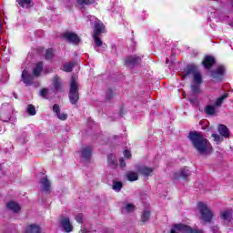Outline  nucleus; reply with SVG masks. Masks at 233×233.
<instances>
[{"instance_id": "obj_43", "label": "nucleus", "mask_w": 233, "mask_h": 233, "mask_svg": "<svg viewBox=\"0 0 233 233\" xmlns=\"http://www.w3.org/2000/svg\"><path fill=\"white\" fill-rule=\"evenodd\" d=\"M76 221L77 223L82 224L83 223V214L79 213L76 216Z\"/></svg>"}, {"instance_id": "obj_45", "label": "nucleus", "mask_w": 233, "mask_h": 233, "mask_svg": "<svg viewBox=\"0 0 233 233\" xmlns=\"http://www.w3.org/2000/svg\"><path fill=\"white\" fill-rule=\"evenodd\" d=\"M119 166L121 168H125V167H127V162H125V158L121 157L119 159Z\"/></svg>"}, {"instance_id": "obj_32", "label": "nucleus", "mask_w": 233, "mask_h": 233, "mask_svg": "<svg viewBox=\"0 0 233 233\" xmlns=\"http://www.w3.org/2000/svg\"><path fill=\"white\" fill-rule=\"evenodd\" d=\"M95 3L96 0H77V5H79L80 6L94 5Z\"/></svg>"}, {"instance_id": "obj_11", "label": "nucleus", "mask_w": 233, "mask_h": 233, "mask_svg": "<svg viewBox=\"0 0 233 233\" xmlns=\"http://www.w3.org/2000/svg\"><path fill=\"white\" fill-rule=\"evenodd\" d=\"M139 61H141V57L137 56H130L126 58L125 65L127 66H137Z\"/></svg>"}, {"instance_id": "obj_7", "label": "nucleus", "mask_w": 233, "mask_h": 233, "mask_svg": "<svg viewBox=\"0 0 233 233\" xmlns=\"http://www.w3.org/2000/svg\"><path fill=\"white\" fill-rule=\"evenodd\" d=\"M192 232V228L185 224H175L170 233H190Z\"/></svg>"}, {"instance_id": "obj_40", "label": "nucleus", "mask_w": 233, "mask_h": 233, "mask_svg": "<svg viewBox=\"0 0 233 233\" xmlns=\"http://www.w3.org/2000/svg\"><path fill=\"white\" fill-rule=\"evenodd\" d=\"M126 210L127 212H134V210H136V206H134V204H127L126 206Z\"/></svg>"}, {"instance_id": "obj_34", "label": "nucleus", "mask_w": 233, "mask_h": 233, "mask_svg": "<svg viewBox=\"0 0 233 233\" xmlns=\"http://www.w3.org/2000/svg\"><path fill=\"white\" fill-rule=\"evenodd\" d=\"M211 137H214V141L215 143H217V145H219V143H221L223 141V137H221V135L213 133L211 135Z\"/></svg>"}, {"instance_id": "obj_1", "label": "nucleus", "mask_w": 233, "mask_h": 233, "mask_svg": "<svg viewBox=\"0 0 233 233\" xmlns=\"http://www.w3.org/2000/svg\"><path fill=\"white\" fill-rule=\"evenodd\" d=\"M188 138L194 148H196L199 154H212V147H208V140L203 137V135L197 131H190Z\"/></svg>"}, {"instance_id": "obj_47", "label": "nucleus", "mask_w": 233, "mask_h": 233, "mask_svg": "<svg viewBox=\"0 0 233 233\" xmlns=\"http://www.w3.org/2000/svg\"><path fill=\"white\" fill-rule=\"evenodd\" d=\"M190 233H204L203 229H196V228H192V232Z\"/></svg>"}, {"instance_id": "obj_21", "label": "nucleus", "mask_w": 233, "mask_h": 233, "mask_svg": "<svg viewBox=\"0 0 233 233\" xmlns=\"http://www.w3.org/2000/svg\"><path fill=\"white\" fill-rule=\"evenodd\" d=\"M193 83L194 85H203V76H201V73L199 71L194 74Z\"/></svg>"}, {"instance_id": "obj_20", "label": "nucleus", "mask_w": 233, "mask_h": 233, "mask_svg": "<svg viewBox=\"0 0 233 233\" xmlns=\"http://www.w3.org/2000/svg\"><path fill=\"white\" fill-rule=\"evenodd\" d=\"M41 72H43V62H38L33 69V76H35V77H39Z\"/></svg>"}, {"instance_id": "obj_46", "label": "nucleus", "mask_w": 233, "mask_h": 233, "mask_svg": "<svg viewBox=\"0 0 233 233\" xmlns=\"http://www.w3.org/2000/svg\"><path fill=\"white\" fill-rule=\"evenodd\" d=\"M188 101H189V103H191V105H195V106H198L199 103L198 98H194V99L189 98Z\"/></svg>"}, {"instance_id": "obj_36", "label": "nucleus", "mask_w": 233, "mask_h": 233, "mask_svg": "<svg viewBox=\"0 0 233 233\" xmlns=\"http://www.w3.org/2000/svg\"><path fill=\"white\" fill-rule=\"evenodd\" d=\"M115 94L112 88H108L107 92L106 93V100L110 101L114 97Z\"/></svg>"}, {"instance_id": "obj_2", "label": "nucleus", "mask_w": 233, "mask_h": 233, "mask_svg": "<svg viewBox=\"0 0 233 233\" xmlns=\"http://www.w3.org/2000/svg\"><path fill=\"white\" fill-rule=\"evenodd\" d=\"M198 207L200 214L198 216L200 221L208 224L212 223V219H214V213L208 208V206L205 202H198Z\"/></svg>"}, {"instance_id": "obj_38", "label": "nucleus", "mask_w": 233, "mask_h": 233, "mask_svg": "<svg viewBox=\"0 0 233 233\" xmlns=\"http://www.w3.org/2000/svg\"><path fill=\"white\" fill-rule=\"evenodd\" d=\"M221 219H223V221H227V219H228V218H230V211L226 210L223 213H221L220 215Z\"/></svg>"}, {"instance_id": "obj_9", "label": "nucleus", "mask_w": 233, "mask_h": 233, "mask_svg": "<svg viewBox=\"0 0 233 233\" xmlns=\"http://www.w3.org/2000/svg\"><path fill=\"white\" fill-rule=\"evenodd\" d=\"M60 226L66 233L72 232V230H74V226H72V223H70V218L68 217H64L60 219Z\"/></svg>"}, {"instance_id": "obj_13", "label": "nucleus", "mask_w": 233, "mask_h": 233, "mask_svg": "<svg viewBox=\"0 0 233 233\" xmlns=\"http://www.w3.org/2000/svg\"><path fill=\"white\" fill-rule=\"evenodd\" d=\"M6 208L15 214H19L21 212V206L14 200H10L6 203Z\"/></svg>"}, {"instance_id": "obj_25", "label": "nucleus", "mask_w": 233, "mask_h": 233, "mask_svg": "<svg viewBox=\"0 0 233 233\" xmlns=\"http://www.w3.org/2000/svg\"><path fill=\"white\" fill-rule=\"evenodd\" d=\"M208 116H214L216 114V106L208 105L204 110Z\"/></svg>"}, {"instance_id": "obj_41", "label": "nucleus", "mask_w": 233, "mask_h": 233, "mask_svg": "<svg viewBox=\"0 0 233 233\" xmlns=\"http://www.w3.org/2000/svg\"><path fill=\"white\" fill-rule=\"evenodd\" d=\"M47 94H48V89H46V88H42V89L40 90V96H41V97H44L45 99H46Z\"/></svg>"}, {"instance_id": "obj_31", "label": "nucleus", "mask_w": 233, "mask_h": 233, "mask_svg": "<svg viewBox=\"0 0 233 233\" xmlns=\"http://www.w3.org/2000/svg\"><path fill=\"white\" fill-rule=\"evenodd\" d=\"M113 190L116 192H121V188H123V182L121 181H116L113 183Z\"/></svg>"}, {"instance_id": "obj_27", "label": "nucleus", "mask_w": 233, "mask_h": 233, "mask_svg": "<svg viewBox=\"0 0 233 233\" xmlns=\"http://www.w3.org/2000/svg\"><path fill=\"white\" fill-rule=\"evenodd\" d=\"M228 97V94L225 93L220 97H218L215 102V106H221L223 105V101Z\"/></svg>"}, {"instance_id": "obj_49", "label": "nucleus", "mask_w": 233, "mask_h": 233, "mask_svg": "<svg viewBox=\"0 0 233 233\" xmlns=\"http://www.w3.org/2000/svg\"><path fill=\"white\" fill-rule=\"evenodd\" d=\"M1 28H3V25H2L1 23H0V29H1Z\"/></svg>"}, {"instance_id": "obj_19", "label": "nucleus", "mask_w": 233, "mask_h": 233, "mask_svg": "<svg viewBox=\"0 0 233 233\" xmlns=\"http://www.w3.org/2000/svg\"><path fill=\"white\" fill-rule=\"evenodd\" d=\"M138 172H140L142 176L148 177V176H151L152 172H154V167H141L138 168Z\"/></svg>"}, {"instance_id": "obj_28", "label": "nucleus", "mask_w": 233, "mask_h": 233, "mask_svg": "<svg viewBox=\"0 0 233 233\" xmlns=\"http://www.w3.org/2000/svg\"><path fill=\"white\" fill-rule=\"evenodd\" d=\"M127 181H137L139 176L136 172H129L127 174Z\"/></svg>"}, {"instance_id": "obj_23", "label": "nucleus", "mask_w": 233, "mask_h": 233, "mask_svg": "<svg viewBox=\"0 0 233 233\" xmlns=\"http://www.w3.org/2000/svg\"><path fill=\"white\" fill-rule=\"evenodd\" d=\"M21 8H32V0H16Z\"/></svg>"}, {"instance_id": "obj_39", "label": "nucleus", "mask_w": 233, "mask_h": 233, "mask_svg": "<svg viewBox=\"0 0 233 233\" xmlns=\"http://www.w3.org/2000/svg\"><path fill=\"white\" fill-rule=\"evenodd\" d=\"M58 119H60L61 121H66V119H68V115L66 113H58L57 115Z\"/></svg>"}, {"instance_id": "obj_44", "label": "nucleus", "mask_w": 233, "mask_h": 233, "mask_svg": "<svg viewBox=\"0 0 233 233\" xmlns=\"http://www.w3.org/2000/svg\"><path fill=\"white\" fill-rule=\"evenodd\" d=\"M124 156L126 157V159H130L132 157V153H130V151L128 150H124Z\"/></svg>"}, {"instance_id": "obj_5", "label": "nucleus", "mask_w": 233, "mask_h": 233, "mask_svg": "<svg viewBox=\"0 0 233 233\" xmlns=\"http://www.w3.org/2000/svg\"><path fill=\"white\" fill-rule=\"evenodd\" d=\"M191 172L188 167H182L178 172L174 173L173 178L174 179H183L187 181L188 177H190Z\"/></svg>"}, {"instance_id": "obj_29", "label": "nucleus", "mask_w": 233, "mask_h": 233, "mask_svg": "<svg viewBox=\"0 0 233 233\" xmlns=\"http://www.w3.org/2000/svg\"><path fill=\"white\" fill-rule=\"evenodd\" d=\"M45 58L46 61H52L54 59V49L53 48H48L46 51Z\"/></svg>"}, {"instance_id": "obj_35", "label": "nucleus", "mask_w": 233, "mask_h": 233, "mask_svg": "<svg viewBox=\"0 0 233 233\" xmlns=\"http://www.w3.org/2000/svg\"><path fill=\"white\" fill-rule=\"evenodd\" d=\"M201 84H194L191 86V90L193 92V94H199V92H201Z\"/></svg>"}, {"instance_id": "obj_48", "label": "nucleus", "mask_w": 233, "mask_h": 233, "mask_svg": "<svg viewBox=\"0 0 233 233\" xmlns=\"http://www.w3.org/2000/svg\"><path fill=\"white\" fill-rule=\"evenodd\" d=\"M126 113H127V111H125L124 108H121L119 111L120 116H125Z\"/></svg>"}, {"instance_id": "obj_37", "label": "nucleus", "mask_w": 233, "mask_h": 233, "mask_svg": "<svg viewBox=\"0 0 233 233\" xmlns=\"http://www.w3.org/2000/svg\"><path fill=\"white\" fill-rule=\"evenodd\" d=\"M99 36L100 35H93L96 46H103V41Z\"/></svg>"}, {"instance_id": "obj_42", "label": "nucleus", "mask_w": 233, "mask_h": 233, "mask_svg": "<svg viewBox=\"0 0 233 233\" xmlns=\"http://www.w3.org/2000/svg\"><path fill=\"white\" fill-rule=\"evenodd\" d=\"M53 112L56 114V116L61 112V108L59 107V105L55 104L53 106Z\"/></svg>"}, {"instance_id": "obj_18", "label": "nucleus", "mask_w": 233, "mask_h": 233, "mask_svg": "<svg viewBox=\"0 0 233 233\" xmlns=\"http://www.w3.org/2000/svg\"><path fill=\"white\" fill-rule=\"evenodd\" d=\"M81 156L86 161L92 157V148L86 147L81 149Z\"/></svg>"}, {"instance_id": "obj_24", "label": "nucleus", "mask_w": 233, "mask_h": 233, "mask_svg": "<svg viewBox=\"0 0 233 233\" xmlns=\"http://www.w3.org/2000/svg\"><path fill=\"white\" fill-rule=\"evenodd\" d=\"M76 67V62H68L65 64L62 67L63 72H72L74 68Z\"/></svg>"}, {"instance_id": "obj_16", "label": "nucleus", "mask_w": 233, "mask_h": 233, "mask_svg": "<svg viewBox=\"0 0 233 233\" xmlns=\"http://www.w3.org/2000/svg\"><path fill=\"white\" fill-rule=\"evenodd\" d=\"M53 86L56 92H63V82L57 75L53 77Z\"/></svg>"}, {"instance_id": "obj_4", "label": "nucleus", "mask_w": 233, "mask_h": 233, "mask_svg": "<svg viewBox=\"0 0 233 233\" xmlns=\"http://www.w3.org/2000/svg\"><path fill=\"white\" fill-rule=\"evenodd\" d=\"M62 37L67 41V43H71L72 45H79L81 43V37L77 35V34L74 32L66 31L62 34Z\"/></svg>"}, {"instance_id": "obj_6", "label": "nucleus", "mask_w": 233, "mask_h": 233, "mask_svg": "<svg viewBox=\"0 0 233 233\" xmlns=\"http://www.w3.org/2000/svg\"><path fill=\"white\" fill-rule=\"evenodd\" d=\"M225 66H218L216 69L212 70L210 73L211 77L216 79V81H221L226 72Z\"/></svg>"}, {"instance_id": "obj_33", "label": "nucleus", "mask_w": 233, "mask_h": 233, "mask_svg": "<svg viewBox=\"0 0 233 233\" xmlns=\"http://www.w3.org/2000/svg\"><path fill=\"white\" fill-rule=\"evenodd\" d=\"M27 114L29 116H35V114H37V111H35V106L32 104H29L27 106Z\"/></svg>"}, {"instance_id": "obj_14", "label": "nucleus", "mask_w": 233, "mask_h": 233, "mask_svg": "<svg viewBox=\"0 0 233 233\" xmlns=\"http://www.w3.org/2000/svg\"><path fill=\"white\" fill-rule=\"evenodd\" d=\"M22 81L25 83V85L30 86L32 83H34V76L28 74L27 70L24 69L22 72Z\"/></svg>"}, {"instance_id": "obj_15", "label": "nucleus", "mask_w": 233, "mask_h": 233, "mask_svg": "<svg viewBox=\"0 0 233 233\" xmlns=\"http://www.w3.org/2000/svg\"><path fill=\"white\" fill-rule=\"evenodd\" d=\"M218 132L222 137H225L226 139L230 137V130H228V127H227L224 124L218 125Z\"/></svg>"}, {"instance_id": "obj_3", "label": "nucleus", "mask_w": 233, "mask_h": 233, "mask_svg": "<svg viewBox=\"0 0 233 233\" xmlns=\"http://www.w3.org/2000/svg\"><path fill=\"white\" fill-rule=\"evenodd\" d=\"M68 98L71 105H77L79 101V84L76 81V76L71 77Z\"/></svg>"}, {"instance_id": "obj_22", "label": "nucleus", "mask_w": 233, "mask_h": 233, "mask_svg": "<svg viewBox=\"0 0 233 233\" xmlns=\"http://www.w3.org/2000/svg\"><path fill=\"white\" fill-rule=\"evenodd\" d=\"M198 72H199L198 70V66H195V65H190V66H187V69H186V76H194L195 74H197Z\"/></svg>"}, {"instance_id": "obj_17", "label": "nucleus", "mask_w": 233, "mask_h": 233, "mask_svg": "<svg viewBox=\"0 0 233 233\" xmlns=\"http://www.w3.org/2000/svg\"><path fill=\"white\" fill-rule=\"evenodd\" d=\"M25 233H41V227L36 224H30L25 228Z\"/></svg>"}, {"instance_id": "obj_12", "label": "nucleus", "mask_w": 233, "mask_h": 233, "mask_svg": "<svg viewBox=\"0 0 233 233\" xmlns=\"http://www.w3.org/2000/svg\"><path fill=\"white\" fill-rule=\"evenodd\" d=\"M202 65L207 70H210L216 65V58L212 56H205L204 60L202 61Z\"/></svg>"}, {"instance_id": "obj_30", "label": "nucleus", "mask_w": 233, "mask_h": 233, "mask_svg": "<svg viewBox=\"0 0 233 233\" xmlns=\"http://www.w3.org/2000/svg\"><path fill=\"white\" fill-rule=\"evenodd\" d=\"M107 163L111 165V167H117V162L116 161V156L110 154L107 156Z\"/></svg>"}, {"instance_id": "obj_26", "label": "nucleus", "mask_w": 233, "mask_h": 233, "mask_svg": "<svg viewBox=\"0 0 233 233\" xmlns=\"http://www.w3.org/2000/svg\"><path fill=\"white\" fill-rule=\"evenodd\" d=\"M151 213L148 210L143 212L141 216V223L145 225L148 219H150Z\"/></svg>"}, {"instance_id": "obj_8", "label": "nucleus", "mask_w": 233, "mask_h": 233, "mask_svg": "<svg viewBox=\"0 0 233 233\" xmlns=\"http://www.w3.org/2000/svg\"><path fill=\"white\" fill-rule=\"evenodd\" d=\"M105 32H106L105 24H103V22H101V20L96 19L95 21L93 35H101V34H105Z\"/></svg>"}, {"instance_id": "obj_10", "label": "nucleus", "mask_w": 233, "mask_h": 233, "mask_svg": "<svg viewBox=\"0 0 233 233\" xmlns=\"http://www.w3.org/2000/svg\"><path fill=\"white\" fill-rule=\"evenodd\" d=\"M40 183L42 186V190L46 192V194H50L52 192V183L48 180V177H43L40 179Z\"/></svg>"}]
</instances>
